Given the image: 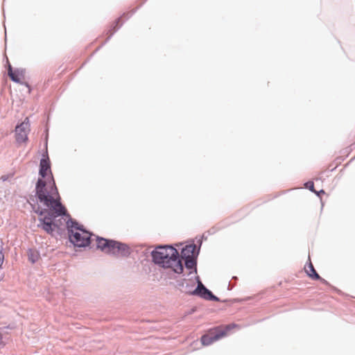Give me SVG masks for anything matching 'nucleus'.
Segmentation results:
<instances>
[{
	"label": "nucleus",
	"instance_id": "nucleus-10",
	"mask_svg": "<svg viewBox=\"0 0 355 355\" xmlns=\"http://www.w3.org/2000/svg\"><path fill=\"white\" fill-rule=\"evenodd\" d=\"M8 74L12 81L19 83L21 78H24L26 69L23 68H17L15 70L12 69V66L8 62Z\"/></svg>",
	"mask_w": 355,
	"mask_h": 355
},
{
	"label": "nucleus",
	"instance_id": "nucleus-20",
	"mask_svg": "<svg viewBox=\"0 0 355 355\" xmlns=\"http://www.w3.org/2000/svg\"><path fill=\"white\" fill-rule=\"evenodd\" d=\"M26 87H27L28 89H31L28 84L27 83H25Z\"/></svg>",
	"mask_w": 355,
	"mask_h": 355
},
{
	"label": "nucleus",
	"instance_id": "nucleus-12",
	"mask_svg": "<svg viewBox=\"0 0 355 355\" xmlns=\"http://www.w3.org/2000/svg\"><path fill=\"white\" fill-rule=\"evenodd\" d=\"M198 254L197 247L194 244H191L183 248L182 253H180V257L182 259L189 258H196Z\"/></svg>",
	"mask_w": 355,
	"mask_h": 355
},
{
	"label": "nucleus",
	"instance_id": "nucleus-6",
	"mask_svg": "<svg viewBox=\"0 0 355 355\" xmlns=\"http://www.w3.org/2000/svg\"><path fill=\"white\" fill-rule=\"evenodd\" d=\"M228 329L229 328L227 327L225 328L218 327L216 329H211L209 331L208 334L201 336L200 341L202 345L207 346L216 340H218L222 337L227 335Z\"/></svg>",
	"mask_w": 355,
	"mask_h": 355
},
{
	"label": "nucleus",
	"instance_id": "nucleus-16",
	"mask_svg": "<svg viewBox=\"0 0 355 355\" xmlns=\"http://www.w3.org/2000/svg\"><path fill=\"white\" fill-rule=\"evenodd\" d=\"M4 261V254L0 250V268Z\"/></svg>",
	"mask_w": 355,
	"mask_h": 355
},
{
	"label": "nucleus",
	"instance_id": "nucleus-11",
	"mask_svg": "<svg viewBox=\"0 0 355 355\" xmlns=\"http://www.w3.org/2000/svg\"><path fill=\"white\" fill-rule=\"evenodd\" d=\"M135 10H132V11H130V12H128L127 13H123V15L119 17L114 23L112 27L108 30L107 31V34H109V35L107 36V37L106 38L105 42L103 44H105L106 42H107L110 39L111 37L113 36V35L119 29V28L122 25V23L119 25V23L120 22V21L121 20L122 17H125V19H128V18H130L134 13H135Z\"/></svg>",
	"mask_w": 355,
	"mask_h": 355
},
{
	"label": "nucleus",
	"instance_id": "nucleus-7",
	"mask_svg": "<svg viewBox=\"0 0 355 355\" xmlns=\"http://www.w3.org/2000/svg\"><path fill=\"white\" fill-rule=\"evenodd\" d=\"M29 120L26 118L19 125L15 128V139L17 142L26 143L28 141V134L29 132Z\"/></svg>",
	"mask_w": 355,
	"mask_h": 355
},
{
	"label": "nucleus",
	"instance_id": "nucleus-9",
	"mask_svg": "<svg viewBox=\"0 0 355 355\" xmlns=\"http://www.w3.org/2000/svg\"><path fill=\"white\" fill-rule=\"evenodd\" d=\"M44 157L40 161V169H39V174L42 176L43 180H47L48 178L52 177L51 171L50 159L48 155H44Z\"/></svg>",
	"mask_w": 355,
	"mask_h": 355
},
{
	"label": "nucleus",
	"instance_id": "nucleus-2",
	"mask_svg": "<svg viewBox=\"0 0 355 355\" xmlns=\"http://www.w3.org/2000/svg\"><path fill=\"white\" fill-rule=\"evenodd\" d=\"M153 261L163 268H168L177 274L182 273L184 268L178 250L174 247H157L152 253Z\"/></svg>",
	"mask_w": 355,
	"mask_h": 355
},
{
	"label": "nucleus",
	"instance_id": "nucleus-8",
	"mask_svg": "<svg viewBox=\"0 0 355 355\" xmlns=\"http://www.w3.org/2000/svg\"><path fill=\"white\" fill-rule=\"evenodd\" d=\"M189 293L191 295H199L202 298H204L207 300L219 302L218 297L214 295L211 291H209L207 288H206L200 282H198V287H196V289L192 292H189Z\"/></svg>",
	"mask_w": 355,
	"mask_h": 355
},
{
	"label": "nucleus",
	"instance_id": "nucleus-15",
	"mask_svg": "<svg viewBox=\"0 0 355 355\" xmlns=\"http://www.w3.org/2000/svg\"><path fill=\"white\" fill-rule=\"evenodd\" d=\"M184 260L187 268H193L196 266L195 258L184 259Z\"/></svg>",
	"mask_w": 355,
	"mask_h": 355
},
{
	"label": "nucleus",
	"instance_id": "nucleus-19",
	"mask_svg": "<svg viewBox=\"0 0 355 355\" xmlns=\"http://www.w3.org/2000/svg\"><path fill=\"white\" fill-rule=\"evenodd\" d=\"M45 213H46V211H41L39 212V215L42 216L43 214H44Z\"/></svg>",
	"mask_w": 355,
	"mask_h": 355
},
{
	"label": "nucleus",
	"instance_id": "nucleus-5",
	"mask_svg": "<svg viewBox=\"0 0 355 355\" xmlns=\"http://www.w3.org/2000/svg\"><path fill=\"white\" fill-rule=\"evenodd\" d=\"M68 234H69L70 241L76 247H86L90 243L91 234L78 227V225L69 230Z\"/></svg>",
	"mask_w": 355,
	"mask_h": 355
},
{
	"label": "nucleus",
	"instance_id": "nucleus-4",
	"mask_svg": "<svg viewBox=\"0 0 355 355\" xmlns=\"http://www.w3.org/2000/svg\"><path fill=\"white\" fill-rule=\"evenodd\" d=\"M96 247L104 253L117 256H126L130 254V248L122 243L98 236L96 238Z\"/></svg>",
	"mask_w": 355,
	"mask_h": 355
},
{
	"label": "nucleus",
	"instance_id": "nucleus-13",
	"mask_svg": "<svg viewBox=\"0 0 355 355\" xmlns=\"http://www.w3.org/2000/svg\"><path fill=\"white\" fill-rule=\"evenodd\" d=\"M304 269L306 275L312 280H319L322 283H326V281L318 274L311 261L304 266Z\"/></svg>",
	"mask_w": 355,
	"mask_h": 355
},
{
	"label": "nucleus",
	"instance_id": "nucleus-14",
	"mask_svg": "<svg viewBox=\"0 0 355 355\" xmlns=\"http://www.w3.org/2000/svg\"><path fill=\"white\" fill-rule=\"evenodd\" d=\"M28 257L30 261L35 263L40 259V254L37 250L30 249L28 252Z\"/></svg>",
	"mask_w": 355,
	"mask_h": 355
},
{
	"label": "nucleus",
	"instance_id": "nucleus-1",
	"mask_svg": "<svg viewBox=\"0 0 355 355\" xmlns=\"http://www.w3.org/2000/svg\"><path fill=\"white\" fill-rule=\"evenodd\" d=\"M36 197L38 201L49 211L57 215L64 214L66 208L60 202V197L53 178L51 176L48 180L39 179L36 184Z\"/></svg>",
	"mask_w": 355,
	"mask_h": 355
},
{
	"label": "nucleus",
	"instance_id": "nucleus-17",
	"mask_svg": "<svg viewBox=\"0 0 355 355\" xmlns=\"http://www.w3.org/2000/svg\"><path fill=\"white\" fill-rule=\"evenodd\" d=\"M306 187L309 188L310 190L313 191V183L312 182H309L306 184Z\"/></svg>",
	"mask_w": 355,
	"mask_h": 355
},
{
	"label": "nucleus",
	"instance_id": "nucleus-3",
	"mask_svg": "<svg viewBox=\"0 0 355 355\" xmlns=\"http://www.w3.org/2000/svg\"><path fill=\"white\" fill-rule=\"evenodd\" d=\"M42 227L45 232L51 234L55 228H61L67 226L68 231L77 225V223L71 219L70 215L64 214L57 215L53 211H49L48 215L40 218Z\"/></svg>",
	"mask_w": 355,
	"mask_h": 355
},
{
	"label": "nucleus",
	"instance_id": "nucleus-18",
	"mask_svg": "<svg viewBox=\"0 0 355 355\" xmlns=\"http://www.w3.org/2000/svg\"><path fill=\"white\" fill-rule=\"evenodd\" d=\"M5 346V343H4V341L2 339V336L1 334H0V349L1 348H3V347Z\"/></svg>",
	"mask_w": 355,
	"mask_h": 355
}]
</instances>
